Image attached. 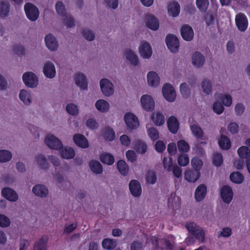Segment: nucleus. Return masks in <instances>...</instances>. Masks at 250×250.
<instances>
[{"label": "nucleus", "instance_id": "de8ad7c7", "mask_svg": "<svg viewBox=\"0 0 250 250\" xmlns=\"http://www.w3.org/2000/svg\"><path fill=\"white\" fill-rule=\"evenodd\" d=\"M151 118L153 122L156 125H161L164 124L165 122L164 116L159 112H157L155 115L154 114L152 116Z\"/></svg>", "mask_w": 250, "mask_h": 250}, {"label": "nucleus", "instance_id": "bb28decb", "mask_svg": "<svg viewBox=\"0 0 250 250\" xmlns=\"http://www.w3.org/2000/svg\"><path fill=\"white\" fill-rule=\"evenodd\" d=\"M200 176V171H198L188 170L185 173V178L189 182H195L199 178Z\"/></svg>", "mask_w": 250, "mask_h": 250}, {"label": "nucleus", "instance_id": "f03ea898", "mask_svg": "<svg viewBox=\"0 0 250 250\" xmlns=\"http://www.w3.org/2000/svg\"><path fill=\"white\" fill-rule=\"evenodd\" d=\"M236 26L240 32H245L248 27L249 21L247 17L243 13L240 12L235 17Z\"/></svg>", "mask_w": 250, "mask_h": 250}, {"label": "nucleus", "instance_id": "ea45409f", "mask_svg": "<svg viewBox=\"0 0 250 250\" xmlns=\"http://www.w3.org/2000/svg\"><path fill=\"white\" fill-rule=\"evenodd\" d=\"M36 162L40 167L43 169H47L49 167L44 155L39 154L36 156Z\"/></svg>", "mask_w": 250, "mask_h": 250}, {"label": "nucleus", "instance_id": "a878e982", "mask_svg": "<svg viewBox=\"0 0 250 250\" xmlns=\"http://www.w3.org/2000/svg\"><path fill=\"white\" fill-rule=\"evenodd\" d=\"M33 192L38 196L41 197H46L48 194V189L42 185H37L32 188Z\"/></svg>", "mask_w": 250, "mask_h": 250}, {"label": "nucleus", "instance_id": "7c9ffc66", "mask_svg": "<svg viewBox=\"0 0 250 250\" xmlns=\"http://www.w3.org/2000/svg\"><path fill=\"white\" fill-rule=\"evenodd\" d=\"M48 240V238L47 236H42V237L35 243L34 250H46V245Z\"/></svg>", "mask_w": 250, "mask_h": 250}, {"label": "nucleus", "instance_id": "13d9d810", "mask_svg": "<svg viewBox=\"0 0 250 250\" xmlns=\"http://www.w3.org/2000/svg\"><path fill=\"white\" fill-rule=\"evenodd\" d=\"M146 180L147 183L154 184L157 181V176L154 172L148 171L146 175Z\"/></svg>", "mask_w": 250, "mask_h": 250}, {"label": "nucleus", "instance_id": "69168bd1", "mask_svg": "<svg viewBox=\"0 0 250 250\" xmlns=\"http://www.w3.org/2000/svg\"><path fill=\"white\" fill-rule=\"evenodd\" d=\"M212 109L213 111L218 115H220L222 113L224 110L223 105L221 103L217 102L213 104Z\"/></svg>", "mask_w": 250, "mask_h": 250}, {"label": "nucleus", "instance_id": "603ef678", "mask_svg": "<svg viewBox=\"0 0 250 250\" xmlns=\"http://www.w3.org/2000/svg\"><path fill=\"white\" fill-rule=\"evenodd\" d=\"M12 154L10 151L6 150H0V162H6L10 161Z\"/></svg>", "mask_w": 250, "mask_h": 250}, {"label": "nucleus", "instance_id": "cd10ccee", "mask_svg": "<svg viewBox=\"0 0 250 250\" xmlns=\"http://www.w3.org/2000/svg\"><path fill=\"white\" fill-rule=\"evenodd\" d=\"M190 127L192 133L197 139L202 141L206 140V138L204 136V132L201 127L195 124L192 125Z\"/></svg>", "mask_w": 250, "mask_h": 250}, {"label": "nucleus", "instance_id": "37998d69", "mask_svg": "<svg viewBox=\"0 0 250 250\" xmlns=\"http://www.w3.org/2000/svg\"><path fill=\"white\" fill-rule=\"evenodd\" d=\"M230 180L234 183L241 184L244 180V176L239 172H233L229 176Z\"/></svg>", "mask_w": 250, "mask_h": 250}, {"label": "nucleus", "instance_id": "dca6fc26", "mask_svg": "<svg viewBox=\"0 0 250 250\" xmlns=\"http://www.w3.org/2000/svg\"><path fill=\"white\" fill-rule=\"evenodd\" d=\"M129 188L131 194L134 197H139L142 193L140 183L136 180H132L129 184Z\"/></svg>", "mask_w": 250, "mask_h": 250}, {"label": "nucleus", "instance_id": "7ed1b4c3", "mask_svg": "<svg viewBox=\"0 0 250 250\" xmlns=\"http://www.w3.org/2000/svg\"><path fill=\"white\" fill-rule=\"evenodd\" d=\"M166 43L167 48L173 53L178 51L179 42L178 38L174 35L169 34L166 38Z\"/></svg>", "mask_w": 250, "mask_h": 250}, {"label": "nucleus", "instance_id": "412c9836", "mask_svg": "<svg viewBox=\"0 0 250 250\" xmlns=\"http://www.w3.org/2000/svg\"><path fill=\"white\" fill-rule=\"evenodd\" d=\"M181 199L176 196L175 193H171L168 198L167 205L173 209H178L180 207Z\"/></svg>", "mask_w": 250, "mask_h": 250}, {"label": "nucleus", "instance_id": "6e6552de", "mask_svg": "<svg viewBox=\"0 0 250 250\" xmlns=\"http://www.w3.org/2000/svg\"><path fill=\"white\" fill-rule=\"evenodd\" d=\"M124 118L125 123L129 128L135 129L139 126V122L138 119L133 113H126Z\"/></svg>", "mask_w": 250, "mask_h": 250}, {"label": "nucleus", "instance_id": "473e14b6", "mask_svg": "<svg viewBox=\"0 0 250 250\" xmlns=\"http://www.w3.org/2000/svg\"><path fill=\"white\" fill-rule=\"evenodd\" d=\"M75 154L73 148L71 147H65L61 151V155L62 158L66 159H70L73 158Z\"/></svg>", "mask_w": 250, "mask_h": 250}, {"label": "nucleus", "instance_id": "e433bc0d", "mask_svg": "<svg viewBox=\"0 0 250 250\" xmlns=\"http://www.w3.org/2000/svg\"><path fill=\"white\" fill-rule=\"evenodd\" d=\"M91 170L96 174H101L103 171V168L101 163L97 160H92L89 163Z\"/></svg>", "mask_w": 250, "mask_h": 250}, {"label": "nucleus", "instance_id": "b1692460", "mask_svg": "<svg viewBox=\"0 0 250 250\" xmlns=\"http://www.w3.org/2000/svg\"><path fill=\"white\" fill-rule=\"evenodd\" d=\"M147 83L149 85L157 86L160 83V78L158 74L154 71H150L147 75Z\"/></svg>", "mask_w": 250, "mask_h": 250}, {"label": "nucleus", "instance_id": "58836bf2", "mask_svg": "<svg viewBox=\"0 0 250 250\" xmlns=\"http://www.w3.org/2000/svg\"><path fill=\"white\" fill-rule=\"evenodd\" d=\"M101 161L104 164L112 165L115 161L114 156L108 153H104L101 154L100 156Z\"/></svg>", "mask_w": 250, "mask_h": 250}, {"label": "nucleus", "instance_id": "6e6d98bb", "mask_svg": "<svg viewBox=\"0 0 250 250\" xmlns=\"http://www.w3.org/2000/svg\"><path fill=\"white\" fill-rule=\"evenodd\" d=\"M177 146L179 151L181 152H187L189 149V146L188 143L185 140H179L177 143Z\"/></svg>", "mask_w": 250, "mask_h": 250}, {"label": "nucleus", "instance_id": "5701e85b", "mask_svg": "<svg viewBox=\"0 0 250 250\" xmlns=\"http://www.w3.org/2000/svg\"><path fill=\"white\" fill-rule=\"evenodd\" d=\"M167 127L170 132L172 134L177 132L179 129V122L174 116L170 117L167 121Z\"/></svg>", "mask_w": 250, "mask_h": 250}, {"label": "nucleus", "instance_id": "a18cd8bd", "mask_svg": "<svg viewBox=\"0 0 250 250\" xmlns=\"http://www.w3.org/2000/svg\"><path fill=\"white\" fill-rule=\"evenodd\" d=\"M180 91L184 99H188L190 96V89L186 83L181 84Z\"/></svg>", "mask_w": 250, "mask_h": 250}, {"label": "nucleus", "instance_id": "9b49d317", "mask_svg": "<svg viewBox=\"0 0 250 250\" xmlns=\"http://www.w3.org/2000/svg\"><path fill=\"white\" fill-rule=\"evenodd\" d=\"M221 197L225 203H229L233 198V191L232 188L229 186H223L221 189Z\"/></svg>", "mask_w": 250, "mask_h": 250}, {"label": "nucleus", "instance_id": "f704fd0d", "mask_svg": "<svg viewBox=\"0 0 250 250\" xmlns=\"http://www.w3.org/2000/svg\"><path fill=\"white\" fill-rule=\"evenodd\" d=\"M220 147L224 150H228L231 146V142L229 139L226 136L221 135L220 139L218 141Z\"/></svg>", "mask_w": 250, "mask_h": 250}, {"label": "nucleus", "instance_id": "ddd939ff", "mask_svg": "<svg viewBox=\"0 0 250 250\" xmlns=\"http://www.w3.org/2000/svg\"><path fill=\"white\" fill-rule=\"evenodd\" d=\"M139 53L143 58H149L152 53L150 44L146 41L142 42L139 47Z\"/></svg>", "mask_w": 250, "mask_h": 250}, {"label": "nucleus", "instance_id": "774afa93", "mask_svg": "<svg viewBox=\"0 0 250 250\" xmlns=\"http://www.w3.org/2000/svg\"><path fill=\"white\" fill-rule=\"evenodd\" d=\"M82 34L87 40L91 41L95 39V34L89 30L84 29L82 32Z\"/></svg>", "mask_w": 250, "mask_h": 250}, {"label": "nucleus", "instance_id": "4468645a", "mask_svg": "<svg viewBox=\"0 0 250 250\" xmlns=\"http://www.w3.org/2000/svg\"><path fill=\"white\" fill-rule=\"evenodd\" d=\"M181 35L184 40L190 41L193 38V30L190 26L188 24H185L181 27Z\"/></svg>", "mask_w": 250, "mask_h": 250}, {"label": "nucleus", "instance_id": "680f3d73", "mask_svg": "<svg viewBox=\"0 0 250 250\" xmlns=\"http://www.w3.org/2000/svg\"><path fill=\"white\" fill-rule=\"evenodd\" d=\"M178 163L181 167H185L189 163V158L186 154L179 155L178 158Z\"/></svg>", "mask_w": 250, "mask_h": 250}, {"label": "nucleus", "instance_id": "8fccbe9b", "mask_svg": "<svg viewBox=\"0 0 250 250\" xmlns=\"http://www.w3.org/2000/svg\"><path fill=\"white\" fill-rule=\"evenodd\" d=\"M196 4L197 8L202 12H205L207 10L208 5V0H196Z\"/></svg>", "mask_w": 250, "mask_h": 250}, {"label": "nucleus", "instance_id": "864d4df0", "mask_svg": "<svg viewBox=\"0 0 250 250\" xmlns=\"http://www.w3.org/2000/svg\"><path fill=\"white\" fill-rule=\"evenodd\" d=\"M191 164L194 170L199 171L202 168L203 162L199 158L194 157L191 159Z\"/></svg>", "mask_w": 250, "mask_h": 250}, {"label": "nucleus", "instance_id": "f3484780", "mask_svg": "<svg viewBox=\"0 0 250 250\" xmlns=\"http://www.w3.org/2000/svg\"><path fill=\"white\" fill-rule=\"evenodd\" d=\"M1 195L9 201L15 202L18 199L17 193L9 188H4L1 190Z\"/></svg>", "mask_w": 250, "mask_h": 250}, {"label": "nucleus", "instance_id": "c756f323", "mask_svg": "<svg viewBox=\"0 0 250 250\" xmlns=\"http://www.w3.org/2000/svg\"><path fill=\"white\" fill-rule=\"evenodd\" d=\"M125 56L126 59L133 65L136 66L139 63L137 56L130 49L127 50L125 51Z\"/></svg>", "mask_w": 250, "mask_h": 250}, {"label": "nucleus", "instance_id": "0e129e2a", "mask_svg": "<svg viewBox=\"0 0 250 250\" xmlns=\"http://www.w3.org/2000/svg\"><path fill=\"white\" fill-rule=\"evenodd\" d=\"M147 133L150 138L153 141L158 139L159 137L158 131L153 127L147 130Z\"/></svg>", "mask_w": 250, "mask_h": 250}, {"label": "nucleus", "instance_id": "e2e57ef3", "mask_svg": "<svg viewBox=\"0 0 250 250\" xmlns=\"http://www.w3.org/2000/svg\"><path fill=\"white\" fill-rule=\"evenodd\" d=\"M66 110L69 114L72 115H76L79 112L77 106L73 104H68L66 107Z\"/></svg>", "mask_w": 250, "mask_h": 250}, {"label": "nucleus", "instance_id": "09e8293b", "mask_svg": "<svg viewBox=\"0 0 250 250\" xmlns=\"http://www.w3.org/2000/svg\"><path fill=\"white\" fill-rule=\"evenodd\" d=\"M103 135L105 139L109 141H113L115 138V134L113 129L109 127L105 128Z\"/></svg>", "mask_w": 250, "mask_h": 250}, {"label": "nucleus", "instance_id": "72a5a7b5", "mask_svg": "<svg viewBox=\"0 0 250 250\" xmlns=\"http://www.w3.org/2000/svg\"><path fill=\"white\" fill-rule=\"evenodd\" d=\"M10 5L7 1L0 2V17L2 18L7 17L9 13Z\"/></svg>", "mask_w": 250, "mask_h": 250}, {"label": "nucleus", "instance_id": "052dcab7", "mask_svg": "<svg viewBox=\"0 0 250 250\" xmlns=\"http://www.w3.org/2000/svg\"><path fill=\"white\" fill-rule=\"evenodd\" d=\"M232 234L231 229L228 227L223 228L220 232H218L217 237L219 238L221 237L228 238Z\"/></svg>", "mask_w": 250, "mask_h": 250}, {"label": "nucleus", "instance_id": "4c0bfd02", "mask_svg": "<svg viewBox=\"0 0 250 250\" xmlns=\"http://www.w3.org/2000/svg\"><path fill=\"white\" fill-rule=\"evenodd\" d=\"M19 98L24 104L27 105L30 104L32 102L31 95L26 90L22 89L20 91Z\"/></svg>", "mask_w": 250, "mask_h": 250}, {"label": "nucleus", "instance_id": "423d86ee", "mask_svg": "<svg viewBox=\"0 0 250 250\" xmlns=\"http://www.w3.org/2000/svg\"><path fill=\"white\" fill-rule=\"evenodd\" d=\"M45 142L51 149L60 150L62 148L61 141L53 135L47 136L45 139Z\"/></svg>", "mask_w": 250, "mask_h": 250}, {"label": "nucleus", "instance_id": "1a4fd4ad", "mask_svg": "<svg viewBox=\"0 0 250 250\" xmlns=\"http://www.w3.org/2000/svg\"><path fill=\"white\" fill-rule=\"evenodd\" d=\"M141 103L143 108L147 111H151L154 108V101L152 97L149 95H143L141 98Z\"/></svg>", "mask_w": 250, "mask_h": 250}, {"label": "nucleus", "instance_id": "bf43d9fd", "mask_svg": "<svg viewBox=\"0 0 250 250\" xmlns=\"http://www.w3.org/2000/svg\"><path fill=\"white\" fill-rule=\"evenodd\" d=\"M202 87L203 89V91L207 94H209L211 92L212 90V84L210 81L204 80L202 82Z\"/></svg>", "mask_w": 250, "mask_h": 250}, {"label": "nucleus", "instance_id": "4be33fe9", "mask_svg": "<svg viewBox=\"0 0 250 250\" xmlns=\"http://www.w3.org/2000/svg\"><path fill=\"white\" fill-rule=\"evenodd\" d=\"M205 57L201 53L196 51L192 56V63L197 67L200 68L202 67L205 63Z\"/></svg>", "mask_w": 250, "mask_h": 250}, {"label": "nucleus", "instance_id": "20e7f679", "mask_svg": "<svg viewBox=\"0 0 250 250\" xmlns=\"http://www.w3.org/2000/svg\"><path fill=\"white\" fill-rule=\"evenodd\" d=\"M162 92L164 98L168 102H173L175 101L176 97V92L171 84L165 83L163 86Z\"/></svg>", "mask_w": 250, "mask_h": 250}, {"label": "nucleus", "instance_id": "c85d7f7f", "mask_svg": "<svg viewBox=\"0 0 250 250\" xmlns=\"http://www.w3.org/2000/svg\"><path fill=\"white\" fill-rule=\"evenodd\" d=\"M168 11L173 17L178 16L180 11V6L178 2L176 1L171 2L168 6Z\"/></svg>", "mask_w": 250, "mask_h": 250}, {"label": "nucleus", "instance_id": "5fc2aeb1", "mask_svg": "<svg viewBox=\"0 0 250 250\" xmlns=\"http://www.w3.org/2000/svg\"><path fill=\"white\" fill-rule=\"evenodd\" d=\"M57 14L62 17L65 16L66 10L65 6L62 1H57L55 5Z\"/></svg>", "mask_w": 250, "mask_h": 250}, {"label": "nucleus", "instance_id": "2eb2a0df", "mask_svg": "<svg viewBox=\"0 0 250 250\" xmlns=\"http://www.w3.org/2000/svg\"><path fill=\"white\" fill-rule=\"evenodd\" d=\"M74 80L76 84L79 86L81 89H87L88 83L86 77L84 74L81 72L77 73L74 77Z\"/></svg>", "mask_w": 250, "mask_h": 250}, {"label": "nucleus", "instance_id": "2f4dec72", "mask_svg": "<svg viewBox=\"0 0 250 250\" xmlns=\"http://www.w3.org/2000/svg\"><path fill=\"white\" fill-rule=\"evenodd\" d=\"M48 240V238L47 236H42V237L35 243L34 250H46V245Z\"/></svg>", "mask_w": 250, "mask_h": 250}, {"label": "nucleus", "instance_id": "c9c22d12", "mask_svg": "<svg viewBox=\"0 0 250 250\" xmlns=\"http://www.w3.org/2000/svg\"><path fill=\"white\" fill-rule=\"evenodd\" d=\"M117 167L119 172L124 176L128 174L129 167L126 162L123 160H120L117 162Z\"/></svg>", "mask_w": 250, "mask_h": 250}, {"label": "nucleus", "instance_id": "c03bdc74", "mask_svg": "<svg viewBox=\"0 0 250 250\" xmlns=\"http://www.w3.org/2000/svg\"><path fill=\"white\" fill-rule=\"evenodd\" d=\"M194 238L196 239L199 243H203L205 241V232L200 227L198 228L193 234H192Z\"/></svg>", "mask_w": 250, "mask_h": 250}, {"label": "nucleus", "instance_id": "f8f14e48", "mask_svg": "<svg viewBox=\"0 0 250 250\" xmlns=\"http://www.w3.org/2000/svg\"><path fill=\"white\" fill-rule=\"evenodd\" d=\"M146 27L153 31L157 30L159 27V21L153 15L148 14L146 16Z\"/></svg>", "mask_w": 250, "mask_h": 250}, {"label": "nucleus", "instance_id": "6ab92c4d", "mask_svg": "<svg viewBox=\"0 0 250 250\" xmlns=\"http://www.w3.org/2000/svg\"><path fill=\"white\" fill-rule=\"evenodd\" d=\"M44 41L47 47L50 50L55 51L57 50L58 43L56 39L52 34L47 35L45 37Z\"/></svg>", "mask_w": 250, "mask_h": 250}, {"label": "nucleus", "instance_id": "a211bd4d", "mask_svg": "<svg viewBox=\"0 0 250 250\" xmlns=\"http://www.w3.org/2000/svg\"><path fill=\"white\" fill-rule=\"evenodd\" d=\"M43 72L46 77L50 79L53 78L56 75V69L54 64L51 62H47L44 64Z\"/></svg>", "mask_w": 250, "mask_h": 250}, {"label": "nucleus", "instance_id": "79ce46f5", "mask_svg": "<svg viewBox=\"0 0 250 250\" xmlns=\"http://www.w3.org/2000/svg\"><path fill=\"white\" fill-rule=\"evenodd\" d=\"M95 106L98 110L102 112H107L109 107L108 102L102 99L99 100L96 102Z\"/></svg>", "mask_w": 250, "mask_h": 250}, {"label": "nucleus", "instance_id": "f257e3e1", "mask_svg": "<svg viewBox=\"0 0 250 250\" xmlns=\"http://www.w3.org/2000/svg\"><path fill=\"white\" fill-rule=\"evenodd\" d=\"M25 13L27 18L31 21H36L39 16L38 8L33 4L27 2L24 7Z\"/></svg>", "mask_w": 250, "mask_h": 250}, {"label": "nucleus", "instance_id": "0eeeda50", "mask_svg": "<svg viewBox=\"0 0 250 250\" xmlns=\"http://www.w3.org/2000/svg\"><path fill=\"white\" fill-rule=\"evenodd\" d=\"M100 85L101 89L104 95L110 96L113 93V85L108 79H102L101 80Z\"/></svg>", "mask_w": 250, "mask_h": 250}, {"label": "nucleus", "instance_id": "338daca9", "mask_svg": "<svg viewBox=\"0 0 250 250\" xmlns=\"http://www.w3.org/2000/svg\"><path fill=\"white\" fill-rule=\"evenodd\" d=\"M147 148V145L145 143L142 142H137L135 145L136 150L142 154L145 153L146 151Z\"/></svg>", "mask_w": 250, "mask_h": 250}, {"label": "nucleus", "instance_id": "393cba45", "mask_svg": "<svg viewBox=\"0 0 250 250\" xmlns=\"http://www.w3.org/2000/svg\"><path fill=\"white\" fill-rule=\"evenodd\" d=\"M207 194V187L204 185H200L195 191V198L197 202L201 201Z\"/></svg>", "mask_w": 250, "mask_h": 250}, {"label": "nucleus", "instance_id": "9d476101", "mask_svg": "<svg viewBox=\"0 0 250 250\" xmlns=\"http://www.w3.org/2000/svg\"><path fill=\"white\" fill-rule=\"evenodd\" d=\"M163 163L164 167L165 168H167L168 171H173V173L175 177L177 178H180L182 175V170L181 168L175 165L173 167L172 169V162L171 158L169 159V163H167V159L166 157H164Z\"/></svg>", "mask_w": 250, "mask_h": 250}, {"label": "nucleus", "instance_id": "4d7b16f0", "mask_svg": "<svg viewBox=\"0 0 250 250\" xmlns=\"http://www.w3.org/2000/svg\"><path fill=\"white\" fill-rule=\"evenodd\" d=\"M223 162V158L222 154L215 153L213 155L212 163L216 167L220 166Z\"/></svg>", "mask_w": 250, "mask_h": 250}, {"label": "nucleus", "instance_id": "3c124183", "mask_svg": "<svg viewBox=\"0 0 250 250\" xmlns=\"http://www.w3.org/2000/svg\"><path fill=\"white\" fill-rule=\"evenodd\" d=\"M237 153L241 158H246L250 156V149L248 146H242L238 149Z\"/></svg>", "mask_w": 250, "mask_h": 250}, {"label": "nucleus", "instance_id": "aec40b11", "mask_svg": "<svg viewBox=\"0 0 250 250\" xmlns=\"http://www.w3.org/2000/svg\"><path fill=\"white\" fill-rule=\"evenodd\" d=\"M73 139L75 144L80 147L86 148L89 146L87 139L83 135L76 134Z\"/></svg>", "mask_w": 250, "mask_h": 250}, {"label": "nucleus", "instance_id": "a19ab883", "mask_svg": "<svg viewBox=\"0 0 250 250\" xmlns=\"http://www.w3.org/2000/svg\"><path fill=\"white\" fill-rule=\"evenodd\" d=\"M36 162L40 167L43 169H47L49 167L44 155L39 154L36 156Z\"/></svg>", "mask_w": 250, "mask_h": 250}, {"label": "nucleus", "instance_id": "39448f33", "mask_svg": "<svg viewBox=\"0 0 250 250\" xmlns=\"http://www.w3.org/2000/svg\"><path fill=\"white\" fill-rule=\"evenodd\" d=\"M22 80L24 84L29 87H35L38 84L37 76L32 72L24 73L22 76Z\"/></svg>", "mask_w": 250, "mask_h": 250}, {"label": "nucleus", "instance_id": "49530a36", "mask_svg": "<svg viewBox=\"0 0 250 250\" xmlns=\"http://www.w3.org/2000/svg\"><path fill=\"white\" fill-rule=\"evenodd\" d=\"M117 245L115 240L106 238L102 242V247L104 249L110 250L113 249Z\"/></svg>", "mask_w": 250, "mask_h": 250}]
</instances>
